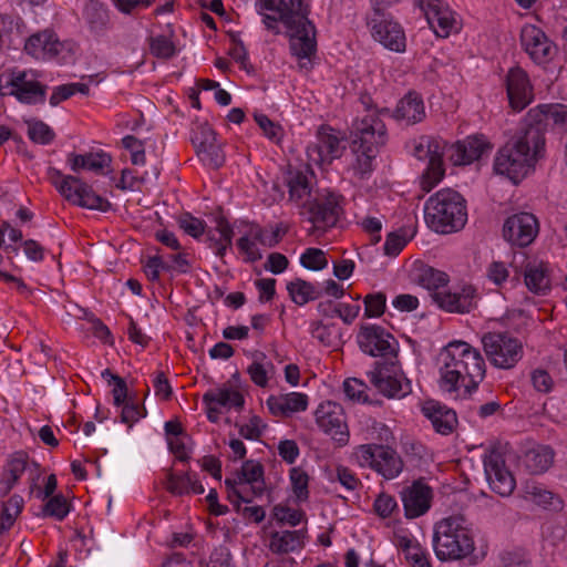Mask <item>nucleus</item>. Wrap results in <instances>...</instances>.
Returning a JSON list of instances; mask_svg holds the SVG:
<instances>
[{
    "label": "nucleus",
    "instance_id": "obj_1",
    "mask_svg": "<svg viewBox=\"0 0 567 567\" xmlns=\"http://www.w3.org/2000/svg\"><path fill=\"white\" fill-rule=\"evenodd\" d=\"M264 23L268 30L279 33L280 21L290 38V50L299 59L310 60L317 51L316 27L308 19L309 7L301 0H257Z\"/></svg>",
    "mask_w": 567,
    "mask_h": 567
},
{
    "label": "nucleus",
    "instance_id": "obj_2",
    "mask_svg": "<svg viewBox=\"0 0 567 567\" xmlns=\"http://www.w3.org/2000/svg\"><path fill=\"white\" fill-rule=\"evenodd\" d=\"M441 359L440 384L447 392H455L460 380L467 378L465 393L472 394L485 378L486 367L482 354L465 341H451L443 348Z\"/></svg>",
    "mask_w": 567,
    "mask_h": 567
},
{
    "label": "nucleus",
    "instance_id": "obj_3",
    "mask_svg": "<svg viewBox=\"0 0 567 567\" xmlns=\"http://www.w3.org/2000/svg\"><path fill=\"white\" fill-rule=\"evenodd\" d=\"M545 138L540 128L529 125L523 135L514 136L499 148L494 161L496 174L505 175L518 184L528 173L544 150Z\"/></svg>",
    "mask_w": 567,
    "mask_h": 567
},
{
    "label": "nucleus",
    "instance_id": "obj_4",
    "mask_svg": "<svg viewBox=\"0 0 567 567\" xmlns=\"http://www.w3.org/2000/svg\"><path fill=\"white\" fill-rule=\"evenodd\" d=\"M433 547L441 561L468 556L474 550L472 524L463 514L441 519L434 528Z\"/></svg>",
    "mask_w": 567,
    "mask_h": 567
},
{
    "label": "nucleus",
    "instance_id": "obj_5",
    "mask_svg": "<svg viewBox=\"0 0 567 567\" xmlns=\"http://www.w3.org/2000/svg\"><path fill=\"white\" fill-rule=\"evenodd\" d=\"M424 214L429 227L440 234L458 231L467 220L465 199L451 188L432 195L425 203Z\"/></svg>",
    "mask_w": 567,
    "mask_h": 567
},
{
    "label": "nucleus",
    "instance_id": "obj_6",
    "mask_svg": "<svg viewBox=\"0 0 567 567\" xmlns=\"http://www.w3.org/2000/svg\"><path fill=\"white\" fill-rule=\"evenodd\" d=\"M48 175L59 193L70 203L106 212L111 207L107 199L97 195L93 188L73 175H63L59 169L50 167Z\"/></svg>",
    "mask_w": 567,
    "mask_h": 567
},
{
    "label": "nucleus",
    "instance_id": "obj_7",
    "mask_svg": "<svg viewBox=\"0 0 567 567\" xmlns=\"http://www.w3.org/2000/svg\"><path fill=\"white\" fill-rule=\"evenodd\" d=\"M352 151L379 153L386 143V128L377 113H369L355 118L349 130Z\"/></svg>",
    "mask_w": 567,
    "mask_h": 567
},
{
    "label": "nucleus",
    "instance_id": "obj_8",
    "mask_svg": "<svg viewBox=\"0 0 567 567\" xmlns=\"http://www.w3.org/2000/svg\"><path fill=\"white\" fill-rule=\"evenodd\" d=\"M482 344L489 362L499 369H512L523 357L520 342L508 333L487 332Z\"/></svg>",
    "mask_w": 567,
    "mask_h": 567
},
{
    "label": "nucleus",
    "instance_id": "obj_9",
    "mask_svg": "<svg viewBox=\"0 0 567 567\" xmlns=\"http://www.w3.org/2000/svg\"><path fill=\"white\" fill-rule=\"evenodd\" d=\"M355 455L360 465H369L386 480L396 477L403 468L401 457L389 446L377 444L361 445Z\"/></svg>",
    "mask_w": 567,
    "mask_h": 567
},
{
    "label": "nucleus",
    "instance_id": "obj_10",
    "mask_svg": "<svg viewBox=\"0 0 567 567\" xmlns=\"http://www.w3.org/2000/svg\"><path fill=\"white\" fill-rule=\"evenodd\" d=\"M372 8L373 13L369 17L368 24L371 27L374 40L386 49L403 52L405 50V34L401 25L385 12V7Z\"/></svg>",
    "mask_w": 567,
    "mask_h": 567
},
{
    "label": "nucleus",
    "instance_id": "obj_11",
    "mask_svg": "<svg viewBox=\"0 0 567 567\" xmlns=\"http://www.w3.org/2000/svg\"><path fill=\"white\" fill-rule=\"evenodd\" d=\"M342 196L331 192L318 194L313 199L305 204L310 214L309 221L317 229H326L336 226L342 214Z\"/></svg>",
    "mask_w": 567,
    "mask_h": 567
},
{
    "label": "nucleus",
    "instance_id": "obj_12",
    "mask_svg": "<svg viewBox=\"0 0 567 567\" xmlns=\"http://www.w3.org/2000/svg\"><path fill=\"white\" fill-rule=\"evenodd\" d=\"M357 338L360 349L371 357H395L398 353L396 340L380 326H362Z\"/></svg>",
    "mask_w": 567,
    "mask_h": 567
},
{
    "label": "nucleus",
    "instance_id": "obj_13",
    "mask_svg": "<svg viewBox=\"0 0 567 567\" xmlns=\"http://www.w3.org/2000/svg\"><path fill=\"white\" fill-rule=\"evenodd\" d=\"M190 141L204 164L215 169L224 164L225 155L221 146L217 143L215 131L207 123L196 125Z\"/></svg>",
    "mask_w": 567,
    "mask_h": 567
},
{
    "label": "nucleus",
    "instance_id": "obj_14",
    "mask_svg": "<svg viewBox=\"0 0 567 567\" xmlns=\"http://www.w3.org/2000/svg\"><path fill=\"white\" fill-rule=\"evenodd\" d=\"M318 426L340 446L349 441V432L342 408L333 402L319 405L316 411Z\"/></svg>",
    "mask_w": 567,
    "mask_h": 567
},
{
    "label": "nucleus",
    "instance_id": "obj_15",
    "mask_svg": "<svg viewBox=\"0 0 567 567\" xmlns=\"http://www.w3.org/2000/svg\"><path fill=\"white\" fill-rule=\"evenodd\" d=\"M484 470L491 488L501 496H509L516 482L512 472L506 467L502 453L491 450L484 456Z\"/></svg>",
    "mask_w": 567,
    "mask_h": 567
},
{
    "label": "nucleus",
    "instance_id": "obj_16",
    "mask_svg": "<svg viewBox=\"0 0 567 567\" xmlns=\"http://www.w3.org/2000/svg\"><path fill=\"white\" fill-rule=\"evenodd\" d=\"M520 43L536 63H545L551 60L556 53L554 42L539 27L534 24H526L522 28Z\"/></svg>",
    "mask_w": 567,
    "mask_h": 567
},
{
    "label": "nucleus",
    "instance_id": "obj_17",
    "mask_svg": "<svg viewBox=\"0 0 567 567\" xmlns=\"http://www.w3.org/2000/svg\"><path fill=\"white\" fill-rule=\"evenodd\" d=\"M538 234V221L533 214L519 213L508 217L503 226L504 238L513 245L526 247Z\"/></svg>",
    "mask_w": 567,
    "mask_h": 567
},
{
    "label": "nucleus",
    "instance_id": "obj_18",
    "mask_svg": "<svg viewBox=\"0 0 567 567\" xmlns=\"http://www.w3.org/2000/svg\"><path fill=\"white\" fill-rule=\"evenodd\" d=\"M332 131L329 126L319 128L318 143L309 145L307 148L309 159L317 164H330L342 155L346 147L341 145V140L332 134Z\"/></svg>",
    "mask_w": 567,
    "mask_h": 567
},
{
    "label": "nucleus",
    "instance_id": "obj_19",
    "mask_svg": "<svg viewBox=\"0 0 567 567\" xmlns=\"http://www.w3.org/2000/svg\"><path fill=\"white\" fill-rule=\"evenodd\" d=\"M405 516L415 518L425 514L433 497L432 488L422 480L414 481L412 485L401 492Z\"/></svg>",
    "mask_w": 567,
    "mask_h": 567
},
{
    "label": "nucleus",
    "instance_id": "obj_20",
    "mask_svg": "<svg viewBox=\"0 0 567 567\" xmlns=\"http://www.w3.org/2000/svg\"><path fill=\"white\" fill-rule=\"evenodd\" d=\"M506 90L509 105L514 111H522L532 102L533 93L528 75L518 66L508 71Z\"/></svg>",
    "mask_w": 567,
    "mask_h": 567
},
{
    "label": "nucleus",
    "instance_id": "obj_21",
    "mask_svg": "<svg viewBox=\"0 0 567 567\" xmlns=\"http://www.w3.org/2000/svg\"><path fill=\"white\" fill-rule=\"evenodd\" d=\"M427 23L440 37H447L456 23L451 9L443 0H416Z\"/></svg>",
    "mask_w": 567,
    "mask_h": 567
},
{
    "label": "nucleus",
    "instance_id": "obj_22",
    "mask_svg": "<svg viewBox=\"0 0 567 567\" xmlns=\"http://www.w3.org/2000/svg\"><path fill=\"white\" fill-rule=\"evenodd\" d=\"M429 165L422 175L421 186L424 192H430L444 176L442 157L445 153L446 143L439 138L426 136Z\"/></svg>",
    "mask_w": 567,
    "mask_h": 567
},
{
    "label": "nucleus",
    "instance_id": "obj_23",
    "mask_svg": "<svg viewBox=\"0 0 567 567\" xmlns=\"http://www.w3.org/2000/svg\"><path fill=\"white\" fill-rule=\"evenodd\" d=\"M422 413L431 421L434 430L442 435H449L456 429L457 416L455 411L439 401H425Z\"/></svg>",
    "mask_w": 567,
    "mask_h": 567
},
{
    "label": "nucleus",
    "instance_id": "obj_24",
    "mask_svg": "<svg viewBox=\"0 0 567 567\" xmlns=\"http://www.w3.org/2000/svg\"><path fill=\"white\" fill-rule=\"evenodd\" d=\"M450 159L454 165H466L480 159L481 156L491 150V145L483 137H467L458 141L449 147Z\"/></svg>",
    "mask_w": 567,
    "mask_h": 567
},
{
    "label": "nucleus",
    "instance_id": "obj_25",
    "mask_svg": "<svg viewBox=\"0 0 567 567\" xmlns=\"http://www.w3.org/2000/svg\"><path fill=\"white\" fill-rule=\"evenodd\" d=\"M62 49L63 43L48 30L31 35L24 45L25 52L38 60L53 59Z\"/></svg>",
    "mask_w": 567,
    "mask_h": 567
},
{
    "label": "nucleus",
    "instance_id": "obj_26",
    "mask_svg": "<svg viewBox=\"0 0 567 567\" xmlns=\"http://www.w3.org/2000/svg\"><path fill=\"white\" fill-rule=\"evenodd\" d=\"M368 375L379 392L388 398L405 396L412 391L410 380L405 379V382L402 383L396 377L386 374L379 363H375L374 370Z\"/></svg>",
    "mask_w": 567,
    "mask_h": 567
},
{
    "label": "nucleus",
    "instance_id": "obj_27",
    "mask_svg": "<svg viewBox=\"0 0 567 567\" xmlns=\"http://www.w3.org/2000/svg\"><path fill=\"white\" fill-rule=\"evenodd\" d=\"M476 289L472 286L463 288L461 293L433 292L432 298L445 311L465 313L475 307Z\"/></svg>",
    "mask_w": 567,
    "mask_h": 567
},
{
    "label": "nucleus",
    "instance_id": "obj_28",
    "mask_svg": "<svg viewBox=\"0 0 567 567\" xmlns=\"http://www.w3.org/2000/svg\"><path fill=\"white\" fill-rule=\"evenodd\" d=\"M530 124L538 127L543 122L547 125L551 122L554 125L567 131V105L564 104H544L528 112Z\"/></svg>",
    "mask_w": 567,
    "mask_h": 567
},
{
    "label": "nucleus",
    "instance_id": "obj_29",
    "mask_svg": "<svg viewBox=\"0 0 567 567\" xmlns=\"http://www.w3.org/2000/svg\"><path fill=\"white\" fill-rule=\"evenodd\" d=\"M237 483L249 484L251 496H261L265 491L264 466L261 463L247 460L243 463L240 470L235 472Z\"/></svg>",
    "mask_w": 567,
    "mask_h": 567
},
{
    "label": "nucleus",
    "instance_id": "obj_30",
    "mask_svg": "<svg viewBox=\"0 0 567 567\" xmlns=\"http://www.w3.org/2000/svg\"><path fill=\"white\" fill-rule=\"evenodd\" d=\"M29 456L24 452H16L8 460L0 480V494L7 495L27 470Z\"/></svg>",
    "mask_w": 567,
    "mask_h": 567
},
{
    "label": "nucleus",
    "instance_id": "obj_31",
    "mask_svg": "<svg viewBox=\"0 0 567 567\" xmlns=\"http://www.w3.org/2000/svg\"><path fill=\"white\" fill-rule=\"evenodd\" d=\"M68 161L71 165V169L78 173L80 169H89L95 173H103L105 167H109L112 158L110 155L99 153H86V154H70Z\"/></svg>",
    "mask_w": 567,
    "mask_h": 567
},
{
    "label": "nucleus",
    "instance_id": "obj_32",
    "mask_svg": "<svg viewBox=\"0 0 567 567\" xmlns=\"http://www.w3.org/2000/svg\"><path fill=\"white\" fill-rule=\"evenodd\" d=\"M525 285L536 295H545L550 289V279L547 265L544 262H528L524 272Z\"/></svg>",
    "mask_w": 567,
    "mask_h": 567
},
{
    "label": "nucleus",
    "instance_id": "obj_33",
    "mask_svg": "<svg viewBox=\"0 0 567 567\" xmlns=\"http://www.w3.org/2000/svg\"><path fill=\"white\" fill-rule=\"evenodd\" d=\"M394 116L398 120H405L414 124L425 116L423 101L414 93L405 95L398 104Z\"/></svg>",
    "mask_w": 567,
    "mask_h": 567
},
{
    "label": "nucleus",
    "instance_id": "obj_34",
    "mask_svg": "<svg viewBox=\"0 0 567 567\" xmlns=\"http://www.w3.org/2000/svg\"><path fill=\"white\" fill-rule=\"evenodd\" d=\"M305 533L302 530L275 532L270 537V549L276 554L295 551L303 545Z\"/></svg>",
    "mask_w": 567,
    "mask_h": 567
},
{
    "label": "nucleus",
    "instance_id": "obj_35",
    "mask_svg": "<svg viewBox=\"0 0 567 567\" xmlns=\"http://www.w3.org/2000/svg\"><path fill=\"white\" fill-rule=\"evenodd\" d=\"M554 462V451L549 446L539 445L527 451L524 455V464L532 474L546 472Z\"/></svg>",
    "mask_w": 567,
    "mask_h": 567
},
{
    "label": "nucleus",
    "instance_id": "obj_36",
    "mask_svg": "<svg viewBox=\"0 0 567 567\" xmlns=\"http://www.w3.org/2000/svg\"><path fill=\"white\" fill-rule=\"evenodd\" d=\"M205 404L220 405L225 408L241 409L244 406V396L238 392L227 388L210 390L203 395Z\"/></svg>",
    "mask_w": 567,
    "mask_h": 567
},
{
    "label": "nucleus",
    "instance_id": "obj_37",
    "mask_svg": "<svg viewBox=\"0 0 567 567\" xmlns=\"http://www.w3.org/2000/svg\"><path fill=\"white\" fill-rule=\"evenodd\" d=\"M287 290L291 300L298 306H303L321 297V291L317 290L311 282L301 278L289 281L287 284Z\"/></svg>",
    "mask_w": 567,
    "mask_h": 567
},
{
    "label": "nucleus",
    "instance_id": "obj_38",
    "mask_svg": "<svg viewBox=\"0 0 567 567\" xmlns=\"http://www.w3.org/2000/svg\"><path fill=\"white\" fill-rule=\"evenodd\" d=\"M11 95L16 96L21 103L35 104L44 102L47 86L38 81H30L19 89H12Z\"/></svg>",
    "mask_w": 567,
    "mask_h": 567
},
{
    "label": "nucleus",
    "instance_id": "obj_39",
    "mask_svg": "<svg viewBox=\"0 0 567 567\" xmlns=\"http://www.w3.org/2000/svg\"><path fill=\"white\" fill-rule=\"evenodd\" d=\"M417 282L429 290H436L446 286L449 277L445 272L430 266H422L419 269Z\"/></svg>",
    "mask_w": 567,
    "mask_h": 567
},
{
    "label": "nucleus",
    "instance_id": "obj_40",
    "mask_svg": "<svg viewBox=\"0 0 567 567\" xmlns=\"http://www.w3.org/2000/svg\"><path fill=\"white\" fill-rule=\"evenodd\" d=\"M22 507L23 498L19 495H13L3 504L2 513L0 515V534L11 528L16 518L21 513Z\"/></svg>",
    "mask_w": 567,
    "mask_h": 567
},
{
    "label": "nucleus",
    "instance_id": "obj_41",
    "mask_svg": "<svg viewBox=\"0 0 567 567\" xmlns=\"http://www.w3.org/2000/svg\"><path fill=\"white\" fill-rule=\"evenodd\" d=\"M25 123L28 124V136L33 143L47 145L54 140V131L43 121L31 118Z\"/></svg>",
    "mask_w": 567,
    "mask_h": 567
},
{
    "label": "nucleus",
    "instance_id": "obj_42",
    "mask_svg": "<svg viewBox=\"0 0 567 567\" xmlns=\"http://www.w3.org/2000/svg\"><path fill=\"white\" fill-rule=\"evenodd\" d=\"M216 230L219 234L218 238L214 236H209V240L213 243L212 247L216 250L217 256L224 257L226 249L231 245L233 238V228L229 223L224 218L219 217L217 219Z\"/></svg>",
    "mask_w": 567,
    "mask_h": 567
},
{
    "label": "nucleus",
    "instance_id": "obj_43",
    "mask_svg": "<svg viewBox=\"0 0 567 567\" xmlns=\"http://www.w3.org/2000/svg\"><path fill=\"white\" fill-rule=\"evenodd\" d=\"M49 498L43 506V514L62 520L70 512L66 498L63 495H55Z\"/></svg>",
    "mask_w": 567,
    "mask_h": 567
},
{
    "label": "nucleus",
    "instance_id": "obj_44",
    "mask_svg": "<svg viewBox=\"0 0 567 567\" xmlns=\"http://www.w3.org/2000/svg\"><path fill=\"white\" fill-rule=\"evenodd\" d=\"M290 481L292 491L298 501H306L309 496L308 482L309 477L305 471L299 467H293L290 471Z\"/></svg>",
    "mask_w": 567,
    "mask_h": 567
},
{
    "label": "nucleus",
    "instance_id": "obj_45",
    "mask_svg": "<svg viewBox=\"0 0 567 567\" xmlns=\"http://www.w3.org/2000/svg\"><path fill=\"white\" fill-rule=\"evenodd\" d=\"M363 302L365 317H380L385 311L386 297L383 292L371 293L364 297Z\"/></svg>",
    "mask_w": 567,
    "mask_h": 567
},
{
    "label": "nucleus",
    "instance_id": "obj_46",
    "mask_svg": "<svg viewBox=\"0 0 567 567\" xmlns=\"http://www.w3.org/2000/svg\"><path fill=\"white\" fill-rule=\"evenodd\" d=\"M301 265L310 270H321L327 267L324 252L319 248H308L300 258Z\"/></svg>",
    "mask_w": 567,
    "mask_h": 567
},
{
    "label": "nucleus",
    "instance_id": "obj_47",
    "mask_svg": "<svg viewBox=\"0 0 567 567\" xmlns=\"http://www.w3.org/2000/svg\"><path fill=\"white\" fill-rule=\"evenodd\" d=\"M291 198L301 199L310 196L311 188L307 175L301 172L295 174L288 182Z\"/></svg>",
    "mask_w": 567,
    "mask_h": 567
},
{
    "label": "nucleus",
    "instance_id": "obj_48",
    "mask_svg": "<svg viewBox=\"0 0 567 567\" xmlns=\"http://www.w3.org/2000/svg\"><path fill=\"white\" fill-rule=\"evenodd\" d=\"M178 226L189 236L198 238L205 231V221L194 217L189 213H184L178 217Z\"/></svg>",
    "mask_w": 567,
    "mask_h": 567
},
{
    "label": "nucleus",
    "instance_id": "obj_49",
    "mask_svg": "<svg viewBox=\"0 0 567 567\" xmlns=\"http://www.w3.org/2000/svg\"><path fill=\"white\" fill-rule=\"evenodd\" d=\"M145 415V406L140 405L134 399L128 398V400L123 405L121 419L123 423H126L130 426H132L133 423L137 422L141 417H144Z\"/></svg>",
    "mask_w": 567,
    "mask_h": 567
},
{
    "label": "nucleus",
    "instance_id": "obj_50",
    "mask_svg": "<svg viewBox=\"0 0 567 567\" xmlns=\"http://www.w3.org/2000/svg\"><path fill=\"white\" fill-rule=\"evenodd\" d=\"M367 384L357 378H349L343 382V391L352 401L368 402Z\"/></svg>",
    "mask_w": 567,
    "mask_h": 567
},
{
    "label": "nucleus",
    "instance_id": "obj_51",
    "mask_svg": "<svg viewBox=\"0 0 567 567\" xmlns=\"http://www.w3.org/2000/svg\"><path fill=\"white\" fill-rule=\"evenodd\" d=\"M190 484L192 476L188 473L184 475H176L169 472L167 475L166 488L174 495H183L189 493Z\"/></svg>",
    "mask_w": 567,
    "mask_h": 567
},
{
    "label": "nucleus",
    "instance_id": "obj_52",
    "mask_svg": "<svg viewBox=\"0 0 567 567\" xmlns=\"http://www.w3.org/2000/svg\"><path fill=\"white\" fill-rule=\"evenodd\" d=\"M151 52L153 55L161 59H169L175 54L174 43L166 37L159 35L152 38Z\"/></svg>",
    "mask_w": 567,
    "mask_h": 567
},
{
    "label": "nucleus",
    "instance_id": "obj_53",
    "mask_svg": "<svg viewBox=\"0 0 567 567\" xmlns=\"http://www.w3.org/2000/svg\"><path fill=\"white\" fill-rule=\"evenodd\" d=\"M287 231L286 228H281L280 226H277L271 234H266V231L264 229H261L260 227H257V228H252L251 231H250V235L252 236V238L257 241H259L261 245H265V246H268V247H274L276 246L282 235Z\"/></svg>",
    "mask_w": 567,
    "mask_h": 567
},
{
    "label": "nucleus",
    "instance_id": "obj_54",
    "mask_svg": "<svg viewBox=\"0 0 567 567\" xmlns=\"http://www.w3.org/2000/svg\"><path fill=\"white\" fill-rule=\"evenodd\" d=\"M225 485L227 489V497L230 501V503H251L252 497L248 494V492L238 487L239 485L243 484L237 483L235 477H227L225 480Z\"/></svg>",
    "mask_w": 567,
    "mask_h": 567
},
{
    "label": "nucleus",
    "instance_id": "obj_55",
    "mask_svg": "<svg viewBox=\"0 0 567 567\" xmlns=\"http://www.w3.org/2000/svg\"><path fill=\"white\" fill-rule=\"evenodd\" d=\"M280 401L284 402L286 410H288L290 414L305 411L308 406V398L303 393L291 392L280 395Z\"/></svg>",
    "mask_w": 567,
    "mask_h": 567
},
{
    "label": "nucleus",
    "instance_id": "obj_56",
    "mask_svg": "<svg viewBox=\"0 0 567 567\" xmlns=\"http://www.w3.org/2000/svg\"><path fill=\"white\" fill-rule=\"evenodd\" d=\"M408 239L403 230L390 233L384 244L386 256H396L406 245Z\"/></svg>",
    "mask_w": 567,
    "mask_h": 567
},
{
    "label": "nucleus",
    "instance_id": "obj_57",
    "mask_svg": "<svg viewBox=\"0 0 567 567\" xmlns=\"http://www.w3.org/2000/svg\"><path fill=\"white\" fill-rule=\"evenodd\" d=\"M274 515L278 520L282 523L297 526L301 522L303 513L287 506L277 505L274 507Z\"/></svg>",
    "mask_w": 567,
    "mask_h": 567
},
{
    "label": "nucleus",
    "instance_id": "obj_58",
    "mask_svg": "<svg viewBox=\"0 0 567 567\" xmlns=\"http://www.w3.org/2000/svg\"><path fill=\"white\" fill-rule=\"evenodd\" d=\"M265 427L266 425L262 424L261 419L254 415L248 424L239 426V434L246 440H259Z\"/></svg>",
    "mask_w": 567,
    "mask_h": 567
},
{
    "label": "nucleus",
    "instance_id": "obj_59",
    "mask_svg": "<svg viewBox=\"0 0 567 567\" xmlns=\"http://www.w3.org/2000/svg\"><path fill=\"white\" fill-rule=\"evenodd\" d=\"M255 121L262 130L265 135L272 140L279 141L281 136V128L279 125L275 124L268 116L264 114H255Z\"/></svg>",
    "mask_w": 567,
    "mask_h": 567
},
{
    "label": "nucleus",
    "instance_id": "obj_60",
    "mask_svg": "<svg viewBox=\"0 0 567 567\" xmlns=\"http://www.w3.org/2000/svg\"><path fill=\"white\" fill-rule=\"evenodd\" d=\"M357 154V164L354 169L363 178L372 171V162L378 153H367L365 151H353Z\"/></svg>",
    "mask_w": 567,
    "mask_h": 567
},
{
    "label": "nucleus",
    "instance_id": "obj_61",
    "mask_svg": "<svg viewBox=\"0 0 567 567\" xmlns=\"http://www.w3.org/2000/svg\"><path fill=\"white\" fill-rule=\"evenodd\" d=\"M168 270L171 266L165 264L161 256L150 257L144 266V272L147 278L152 281H156L159 278V270Z\"/></svg>",
    "mask_w": 567,
    "mask_h": 567
},
{
    "label": "nucleus",
    "instance_id": "obj_62",
    "mask_svg": "<svg viewBox=\"0 0 567 567\" xmlns=\"http://www.w3.org/2000/svg\"><path fill=\"white\" fill-rule=\"evenodd\" d=\"M502 567H529V560L523 551H504L501 554Z\"/></svg>",
    "mask_w": 567,
    "mask_h": 567
},
{
    "label": "nucleus",
    "instance_id": "obj_63",
    "mask_svg": "<svg viewBox=\"0 0 567 567\" xmlns=\"http://www.w3.org/2000/svg\"><path fill=\"white\" fill-rule=\"evenodd\" d=\"M395 507V499L392 496L384 493L380 494L374 502L375 513L383 518L389 517Z\"/></svg>",
    "mask_w": 567,
    "mask_h": 567
},
{
    "label": "nucleus",
    "instance_id": "obj_64",
    "mask_svg": "<svg viewBox=\"0 0 567 567\" xmlns=\"http://www.w3.org/2000/svg\"><path fill=\"white\" fill-rule=\"evenodd\" d=\"M85 14H86V19L89 20V22L93 29H97V28H101L102 25H104L105 20H106V13L104 10H102L99 7L97 2H91L85 8Z\"/></svg>",
    "mask_w": 567,
    "mask_h": 567
}]
</instances>
